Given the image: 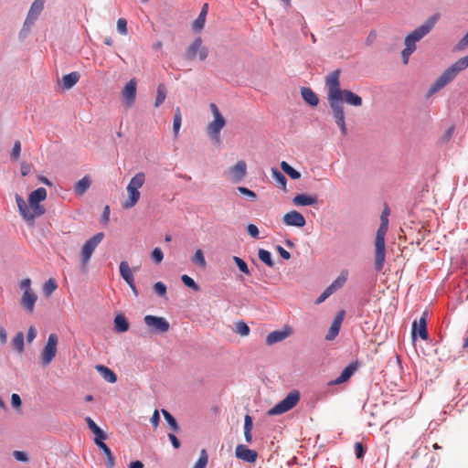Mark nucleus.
I'll return each instance as SVG.
<instances>
[{
    "label": "nucleus",
    "mask_w": 468,
    "mask_h": 468,
    "mask_svg": "<svg viewBox=\"0 0 468 468\" xmlns=\"http://www.w3.org/2000/svg\"><path fill=\"white\" fill-rule=\"evenodd\" d=\"M250 327L246 323L240 321L236 324V333L241 336H247L250 334Z\"/></svg>",
    "instance_id": "obj_43"
},
{
    "label": "nucleus",
    "mask_w": 468,
    "mask_h": 468,
    "mask_svg": "<svg viewBox=\"0 0 468 468\" xmlns=\"http://www.w3.org/2000/svg\"><path fill=\"white\" fill-rule=\"evenodd\" d=\"M227 177L234 184L241 182L247 175V164L244 160L238 161L226 171Z\"/></svg>",
    "instance_id": "obj_11"
},
{
    "label": "nucleus",
    "mask_w": 468,
    "mask_h": 468,
    "mask_svg": "<svg viewBox=\"0 0 468 468\" xmlns=\"http://www.w3.org/2000/svg\"><path fill=\"white\" fill-rule=\"evenodd\" d=\"M58 285L55 279L50 278L45 282L43 285V292L46 296L51 295L57 289Z\"/></svg>",
    "instance_id": "obj_39"
},
{
    "label": "nucleus",
    "mask_w": 468,
    "mask_h": 468,
    "mask_svg": "<svg viewBox=\"0 0 468 468\" xmlns=\"http://www.w3.org/2000/svg\"><path fill=\"white\" fill-rule=\"evenodd\" d=\"M181 281L186 286L191 288L195 292H198L200 290L198 284L196 283L195 281L186 274L181 276Z\"/></svg>",
    "instance_id": "obj_41"
},
{
    "label": "nucleus",
    "mask_w": 468,
    "mask_h": 468,
    "mask_svg": "<svg viewBox=\"0 0 468 468\" xmlns=\"http://www.w3.org/2000/svg\"><path fill=\"white\" fill-rule=\"evenodd\" d=\"M301 94L305 102H307L311 106L314 107L318 105L319 99L317 95L310 88H302Z\"/></svg>",
    "instance_id": "obj_27"
},
{
    "label": "nucleus",
    "mask_w": 468,
    "mask_h": 468,
    "mask_svg": "<svg viewBox=\"0 0 468 468\" xmlns=\"http://www.w3.org/2000/svg\"><path fill=\"white\" fill-rule=\"evenodd\" d=\"M210 109L214 116V121L208 123L207 131L209 135L218 142L220 131L225 126L226 122L216 104L211 103Z\"/></svg>",
    "instance_id": "obj_9"
},
{
    "label": "nucleus",
    "mask_w": 468,
    "mask_h": 468,
    "mask_svg": "<svg viewBox=\"0 0 468 468\" xmlns=\"http://www.w3.org/2000/svg\"><path fill=\"white\" fill-rule=\"evenodd\" d=\"M16 201L19 209V212L23 218L27 221H34V216L30 207H27L25 200L18 195L16 197Z\"/></svg>",
    "instance_id": "obj_24"
},
{
    "label": "nucleus",
    "mask_w": 468,
    "mask_h": 468,
    "mask_svg": "<svg viewBox=\"0 0 468 468\" xmlns=\"http://www.w3.org/2000/svg\"><path fill=\"white\" fill-rule=\"evenodd\" d=\"M79 79H80V74L76 71L63 76V78H62L63 88L66 90L71 89L79 81Z\"/></svg>",
    "instance_id": "obj_31"
},
{
    "label": "nucleus",
    "mask_w": 468,
    "mask_h": 468,
    "mask_svg": "<svg viewBox=\"0 0 468 468\" xmlns=\"http://www.w3.org/2000/svg\"><path fill=\"white\" fill-rule=\"evenodd\" d=\"M344 317H345V311H343V310L338 312V314L335 315V317L334 318V321L325 335V339L327 341H332L337 336V335L339 334L340 327H341L342 322L344 320Z\"/></svg>",
    "instance_id": "obj_20"
},
{
    "label": "nucleus",
    "mask_w": 468,
    "mask_h": 468,
    "mask_svg": "<svg viewBox=\"0 0 468 468\" xmlns=\"http://www.w3.org/2000/svg\"><path fill=\"white\" fill-rule=\"evenodd\" d=\"M21 399L17 394H12L11 396V404L14 408H18L21 406Z\"/></svg>",
    "instance_id": "obj_62"
},
{
    "label": "nucleus",
    "mask_w": 468,
    "mask_h": 468,
    "mask_svg": "<svg viewBox=\"0 0 468 468\" xmlns=\"http://www.w3.org/2000/svg\"><path fill=\"white\" fill-rule=\"evenodd\" d=\"M253 428L252 418L250 415H246L244 418V431H251Z\"/></svg>",
    "instance_id": "obj_58"
},
{
    "label": "nucleus",
    "mask_w": 468,
    "mask_h": 468,
    "mask_svg": "<svg viewBox=\"0 0 468 468\" xmlns=\"http://www.w3.org/2000/svg\"><path fill=\"white\" fill-rule=\"evenodd\" d=\"M201 45H202V39L200 37H197L193 43L188 47L187 50H186V58L187 59H194L197 56V54L198 53L199 49L201 48Z\"/></svg>",
    "instance_id": "obj_30"
},
{
    "label": "nucleus",
    "mask_w": 468,
    "mask_h": 468,
    "mask_svg": "<svg viewBox=\"0 0 468 468\" xmlns=\"http://www.w3.org/2000/svg\"><path fill=\"white\" fill-rule=\"evenodd\" d=\"M150 420L154 428H156L159 425L160 416H159V411L157 410H155L154 411L153 416L151 417Z\"/></svg>",
    "instance_id": "obj_61"
},
{
    "label": "nucleus",
    "mask_w": 468,
    "mask_h": 468,
    "mask_svg": "<svg viewBox=\"0 0 468 468\" xmlns=\"http://www.w3.org/2000/svg\"><path fill=\"white\" fill-rule=\"evenodd\" d=\"M247 231L248 233L254 239H259V229L254 224H249L247 226Z\"/></svg>",
    "instance_id": "obj_53"
},
{
    "label": "nucleus",
    "mask_w": 468,
    "mask_h": 468,
    "mask_svg": "<svg viewBox=\"0 0 468 468\" xmlns=\"http://www.w3.org/2000/svg\"><path fill=\"white\" fill-rule=\"evenodd\" d=\"M182 122V116H181V111L179 108L176 109L175 116H174V122H173V129L175 135L177 136L180 126Z\"/></svg>",
    "instance_id": "obj_40"
},
{
    "label": "nucleus",
    "mask_w": 468,
    "mask_h": 468,
    "mask_svg": "<svg viewBox=\"0 0 468 468\" xmlns=\"http://www.w3.org/2000/svg\"><path fill=\"white\" fill-rule=\"evenodd\" d=\"M144 182L145 175L143 172H139L132 177L126 187L128 197L122 204L123 208H132L138 203L141 197L139 189L144 186Z\"/></svg>",
    "instance_id": "obj_4"
},
{
    "label": "nucleus",
    "mask_w": 468,
    "mask_h": 468,
    "mask_svg": "<svg viewBox=\"0 0 468 468\" xmlns=\"http://www.w3.org/2000/svg\"><path fill=\"white\" fill-rule=\"evenodd\" d=\"M340 70L336 69L326 76L325 85L327 87V100L333 112L335 123L342 134H347L345 121L344 103L354 107H360L363 103L362 98L349 90L340 88Z\"/></svg>",
    "instance_id": "obj_1"
},
{
    "label": "nucleus",
    "mask_w": 468,
    "mask_h": 468,
    "mask_svg": "<svg viewBox=\"0 0 468 468\" xmlns=\"http://www.w3.org/2000/svg\"><path fill=\"white\" fill-rule=\"evenodd\" d=\"M235 455L239 460L254 463L258 458V452L255 450L249 449L244 444H239L235 450Z\"/></svg>",
    "instance_id": "obj_15"
},
{
    "label": "nucleus",
    "mask_w": 468,
    "mask_h": 468,
    "mask_svg": "<svg viewBox=\"0 0 468 468\" xmlns=\"http://www.w3.org/2000/svg\"><path fill=\"white\" fill-rule=\"evenodd\" d=\"M44 4H45V0H35L32 3L31 7L28 11L27 16L26 18V21L24 23V27L29 28L34 24L35 20L37 18V16L43 11Z\"/></svg>",
    "instance_id": "obj_16"
},
{
    "label": "nucleus",
    "mask_w": 468,
    "mask_h": 468,
    "mask_svg": "<svg viewBox=\"0 0 468 468\" xmlns=\"http://www.w3.org/2000/svg\"><path fill=\"white\" fill-rule=\"evenodd\" d=\"M21 152V143L20 141H16L12 149L11 157L15 160H17L20 156Z\"/></svg>",
    "instance_id": "obj_49"
},
{
    "label": "nucleus",
    "mask_w": 468,
    "mask_h": 468,
    "mask_svg": "<svg viewBox=\"0 0 468 468\" xmlns=\"http://www.w3.org/2000/svg\"><path fill=\"white\" fill-rule=\"evenodd\" d=\"M136 80L132 79L125 84L122 90V96L127 107H131L134 103L136 98Z\"/></svg>",
    "instance_id": "obj_14"
},
{
    "label": "nucleus",
    "mask_w": 468,
    "mask_h": 468,
    "mask_svg": "<svg viewBox=\"0 0 468 468\" xmlns=\"http://www.w3.org/2000/svg\"><path fill=\"white\" fill-rule=\"evenodd\" d=\"M468 47V32L463 36V37L458 43V48L463 49Z\"/></svg>",
    "instance_id": "obj_64"
},
{
    "label": "nucleus",
    "mask_w": 468,
    "mask_h": 468,
    "mask_svg": "<svg viewBox=\"0 0 468 468\" xmlns=\"http://www.w3.org/2000/svg\"><path fill=\"white\" fill-rule=\"evenodd\" d=\"M164 258L163 251L160 248H155L152 252V259L155 262H161Z\"/></svg>",
    "instance_id": "obj_52"
},
{
    "label": "nucleus",
    "mask_w": 468,
    "mask_h": 468,
    "mask_svg": "<svg viewBox=\"0 0 468 468\" xmlns=\"http://www.w3.org/2000/svg\"><path fill=\"white\" fill-rule=\"evenodd\" d=\"M37 300V294L31 289H27L24 291L20 300V304L28 314H32L34 312Z\"/></svg>",
    "instance_id": "obj_19"
},
{
    "label": "nucleus",
    "mask_w": 468,
    "mask_h": 468,
    "mask_svg": "<svg viewBox=\"0 0 468 468\" xmlns=\"http://www.w3.org/2000/svg\"><path fill=\"white\" fill-rule=\"evenodd\" d=\"M37 336V330L34 326H30L27 331V342L31 343Z\"/></svg>",
    "instance_id": "obj_60"
},
{
    "label": "nucleus",
    "mask_w": 468,
    "mask_h": 468,
    "mask_svg": "<svg viewBox=\"0 0 468 468\" xmlns=\"http://www.w3.org/2000/svg\"><path fill=\"white\" fill-rule=\"evenodd\" d=\"M85 421L88 424L89 429L95 434L94 440H105L106 435L101 431V429L93 421L90 417H86Z\"/></svg>",
    "instance_id": "obj_29"
},
{
    "label": "nucleus",
    "mask_w": 468,
    "mask_h": 468,
    "mask_svg": "<svg viewBox=\"0 0 468 468\" xmlns=\"http://www.w3.org/2000/svg\"><path fill=\"white\" fill-rule=\"evenodd\" d=\"M12 345L19 354L24 352V334L22 332H18L14 336Z\"/></svg>",
    "instance_id": "obj_37"
},
{
    "label": "nucleus",
    "mask_w": 468,
    "mask_h": 468,
    "mask_svg": "<svg viewBox=\"0 0 468 468\" xmlns=\"http://www.w3.org/2000/svg\"><path fill=\"white\" fill-rule=\"evenodd\" d=\"M435 23L436 18L431 17L406 37V47L401 52L404 64H408L410 56L416 50V42L425 37L432 29Z\"/></svg>",
    "instance_id": "obj_2"
},
{
    "label": "nucleus",
    "mask_w": 468,
    "mask_h": 468,
    "mask_svg": "<svg viewBox=\"0 0 468 468\" xmlns=\"http://www.w3.org/2000/svg\"><path fill=\"white\" fill-rule=\"evenodd\" d=\"M154 291L157 295L161 297L166 296V286L162 282H157L154 284Z\"/></svg>",
    "instance_id": "obj_45"
},
{
    "label": "nucleus",
    "mask_w": 468,
    "mask_h": 468,
    "mask_svg": "<svg viewBox=\"0 0 468 468\" xmlns=\"http://www.w3.org/2000/svg\"><path fill=\"white\" fill-rule=\"evenodd\" d=\"M292 202L295 206H312L317 203L316 197L300 194L293 197Z\"/></svg>",
    "instance_id": "obj_26"
},
{
    "label": "nucleus",
    "mask_w": 468,
    "mask_h": 468,
    "mask_svg": "<svg viewBox=\"0 0 468 468\" xmlns=\"http://www.w3.org/2000/svg\"><path fill=\"white\" fill-rule=\"evenodd\" d=\"M291 334H292V329L290 327H285L282 330H277V331L271 332L266 336V344L268 346H272L278 342L284 340L285 338L290 336Z\"/></svg>",
    "instance_id": "obj_21"
},
{
    "label": "nucleus",
    "mask_w": 468,
    "mask_h": 468,
    "mask_svg": "<svg viewBox=\"0 0 468 468\" xmlns=\"http://www.w3.org/2000/svg\"><path fill=\"white\" fill-rule=\"evenodd\" d=\"M47 198V190L44 187H38L28 196L29 207L32 210L34 218L45 213V208L39 203Z\"/></svg>",
    "instance_id": "obj_8"
},
{
    "label": "nucleus",
    "mask_w": 468,
    "mask_h": 468,
    "mask_svg": "<svg viewBox=\"0 0 468 468\" xmlns=\"http://www.w3.org/2000/svg\"><path fill=\"white\" fill-rule=\"evenodd\" d=\"M348 279V271H342L340 275L328 286L334 292L342 288Z\"/></svg>",
    "instance_id": "obj_28"
},
{
    "label": "nucleus",
    "mask_w": 468,
    "mask_h": 468,
    "mask_svg": "<svg viewBox=\"0 0 468 468\" xmlns=\"http://www.w3.org/2000/svg\"><path fill=\"white\" fill-rule=\"evenodd\" d=\"M468 67V56L458 59L454 64L446 69L442 74L435 80L429 90V94H434L448 83H450L457 76V74Z\"/></svg>",
    "instance_id": "obj_3"
},
{
    "label": "nucleus",
    "mask_w": 468,
    "mask_h": 468,
    "mask_svg": "<svg viewBox=\"0 0 468 468\" xmlns=\"http://www.w3.org/2000/svg\"><path fill=\"white\" fill-rule=\"evenodd\" d=\"M137 271V268L132 270L130 265H120V273L122 279L129 284L133 292L137 294L136 286L133 280V271Z\"/></svg>",
    "instance_id": "obj_23"
},
{
    "label": "nucleus",
    "mask_w": 468,
    "mask_h": 468,
    "mask_svg": "<svg viewBox=\"0 0 468 468\" xmlns=\"http://www.w3.org/2000/svg\"><path fill=\"white\" fill-rule=\"evenodd\" d=\"M259 259L264 263H272L271 253L263 249H260L258 251Z\"/></svg>",
    "instance_id": "obj_46"
},
{
    "label": "nucleus",
    "mask_w": 468,
    "mask_h": 468,
    "mask_svg": "<svg viewBox=\"0 0 468 468\" xmlns=\"http://www.w3.org/2000/svg\"><path fill=\"white\" fill-rule=\"evenodd\" d=\"M166 93H167V90H166L165 85L164 83H160L157 86V94H156V98H155V101H154L155 108L160 107L161 104L165 101V100L166 98Z\"/></svg>",
    "instance_id": "obj_34"
},
{
    "label": "nucleus",
    "mask_w": 468,
    "mask_h": 468,
    "mask_svg": "<svg viewBox=\"0 0 468 468\" xmlns=\"http://www.w3.org/2000/svg\"><path fill=\"white\" fill-rule=\"evenodd\" d=\"M13 455H14V457H15L17 461H20V462H27V461H28L27 454L25 452H21V451H15V452H13Z\"/></svg>",
    "instance_id": "obj_56"
},
{
    "label": "nucleus",
    "mask_w": 468,
    "mask_h": 468,
    "mask_svg": "<svg viewBox=\"0 0 468 468\" xmlns=\"http://www.w3.org/2000/svg\"><path fill=\"white\" fill-rule=\"evenodd\" d=\"M357 367L355 364H349L340 374L338 378L328 382V386L339 385L347 381L356 372Z\"/></svg>",
    "instance_id": "obj_22"
},
{
    "label": "nucleus",
    "mask_w": 468,
    "mask_h": 468,
    "mask_svg": "<svg viewBox=\"0 0 468 468\" xmlns=\"http://www.w3.org/2000/svg\"><path fill=\"white\" fill-rule=\"evenodd\" d=\"M334 293V292L329 288L327 287L324 292L323 293L315 300V304H320L322 303L324 301H325V299H327L330 295H332Z\"/></svg>",
    "instance_id": "obj_51"
},
{
    "label": "nucleus",
    "mask_w": 468,
    "mask_h": 468,
    "mask_svg": "<svg viewBox=\"0 0 468 468\" xmlns=\"http://www.w3.org/2000/svg\"><path fill=\"white\" fill-rule=\"evenodd\" d=\"M103 237V233H97L85 242L81 250V261L83 262H86L90 260L92 252L94 251L96 247L101 243Z\"/></svg>",
    "instance_id": "obj_13"
},
{
    "label": "nucleus",
    "mask_w": 468,
    "mask_h": 468,
    "mask_svg": "<svg viewBox=\"0 0 468 468\" xmlns=\"http://www.w3.org/2000/svg\"><path fill=\"white\" fill-rule=\"evenodd\" d=\"M58 338L56 334H50L41 351V362L44 366L49 365L56 356Z\"/></svg>",
    "instance_id": "obj_10"
},
{
    "label": "nucleus",
    "mask_w": 468,
    "mask_h": 468,
    "mask_svg": "<svg viewBox=\"0 0 468 468\" xmlns=\"http://www.w3.org/2000/svg\"><path fill=\"white\" fill-rule=\"evenodd\" d=\"M117 30L122 35H126L127 30V21L124 18H119L117 21Z\"/></svg>",
    "instance_id": "obj_48"
},
{
    "label": "nucleus",
    "mask_w": 468,
    "mask_h": 468,
    "mask_svg": "<svg viewBox=\"0 0 468 468\" xmlns=\"http://www.w3.org/2000/svg\"><path fill=\"white\" fill-rule=\"evenodd\" d=\"M207 16L200 14L198 15L197 18L193 22V29L196 31H200L203 29L206 22Z\"/></svg>",
    "instance_id": "obj_44"
},
{
    "label": "nucleus",
    "mask_w": 468,
    "mask_h": 468,
    "mask_svg": "<svg viewBox=\"0 0 468 468\" xmlns=\"http://www.w3.org/2000/svg\"><path fill=\"white\" fill-rule=\"evenodd\" d=\"M90 184L91 181L90 177L86 176L75 184L74 190L77 194L82 195L88 190V188L90 186Z\"/></svg>",
    "instance_id": "obj_33"
},
{
    "label": "nucleus",
    "mask_w": 468,
    "mask_h": 468,
    "mask_svg": "<svg viewBox=\"0 0 468 468\" xmlns=\"http://www.w3.org/2000/svg\"><path fill=\"white\" fill-rule=\"evenodd\" d=\"M95 368L105 381L109 383H115L117 381L116 374L111 368L103 365H97Z\"/></svg>",
    "instance_id": "obj_25"
},
{
    "label": "nucleus",
    "mask_w": 468,
    "mask_h": 468,
    "mask_svg": "<svg viewBox=\"0 0 468 468\" xmlns=\"http://www.w3.org/2000/svg\"><path fill=\"white\" fill-rule=\"evenodd\" d=\"M334 293V292L329 288L327 287L324 292L323 293L315 300V304H320L322 303L324 301H325V299H327L330 295H332Z\"/></svg>",
    "instance_id": "obj_50"
},
{
    "label": "nucleus",
    "mask_w": 468,
    "mask_h": 468,
    "mask_svg": "<svg viewBox=\"0 0 468 468\" xmlns=\"http://www.w3.org/2000/svg\"><path fill=\"white\" fill-rule=\"evenodd\" d=\"M237 190L240 194L250 197L251 200H255L256 197H257V195H256L255 192H253L252 190H250V189H249V188H247L245 186H238Z\"/></svg>",
    "instance_id": "obj_47"
},
{
    "label": "nucleus",
    "mask_w": 468,
    "mask_h": 468,
    "mask_svg": "<svg viewBox=\"0 0 468 468\" xmlns=\"http://www.w3.org/2000/svg\"><path fill=\"white\" fill-rule=\"evenodd\" d=\"M192 261L194 263H205V257L201 250H197L194 254Z\"/></svg>",
    "instance_id": "obj_54"
},
{
    "label": "nucleus",
    "mask_w": 468,
    "mask_h": 468,
    "mask_svg": "<svg viewBox=\"0 0 468 468\" xmlns=\"http://www.w3.org/2000/svg\"><path fill=\"white\" fill-rule=\"evenodd\" d=\"M162 414L165 420L167 421L168 425L170 426V429L174 432H177L179 431V426L176 419L166 410H162Z\"/></svg>",
    "instance_id": "obj_38"
},
{
    "label": "nucleus",
    "mask_w": 468,
    "mask_h": 468,
    "mask_svg": "<svg viewBox=\"0 0 468 468\" xmlns=\"http://www.w3.org/2000/svg\"><path fill=\"white\" fill-rule=\"evenodd\" d=\"M427 313H423L420 316L419 322L416 320L412 324L411 335L412 337L415 338L417 335L422 339H428V331H427V321H426Z\"/></svg>",
    "instance_id": "obj_17"
},
{
    "label": "nucleus",
    "mask_w": 468,
    "mask_h": 468,
    "mask_svg": "<svg viewBox=\"0 0 468 468\" xmlns=\"http://www.w3.org/2000/svg\"><path fill=\"white\" fill-rule=\"evenodd\" d=\"M276 250L283 260L288 261L290 259V257H291L290 252L287 251L284 248L278 245L276 247Z\"/></svg>",
    "instance_id": "obj_59"
},
{
    "label": "nucleus",
    "mask_w": 468,
    "mask_h": 468,
    "mask_svg": "<svg viewBox=\"0 0 468 468\" xmlns=\"http://www.w3.org/2000/svg\"><path fill=\"white\" fill-rule=\"evenodd\" d=\"M355 452L356 458L360 459L365 454V448L361 442H356L355 443Z\"/></svg>",
    "instance_id": "obj_55"
},
{
    "label": "nucleus",
    "mask_w": 468,
    "mask_h": 468,
    "mask_svg": "<svg viewBox=\"0 0 468 468\" xmlns=\"http://www.w3.org/2000/svg\"><path fill=\"white\" fill-rule=\"evenodd\" d=\"M282 221L286 226L298 228H303L306 224L304 217L296 210L286 213L282 218Z\"/></svg>",
    "instance_id": "obj_18"
},
{
    "label": "nucleus",
    "mask_w": 468,
    "mask_h": 468,
    "mask_svg": "<svg viewBox=\"0 0 468 468\" xmlns=\"http://www.w3.org/2000/svg\"><path fill=\"white\" fill-rule=\"evenodd\" d=\"M20 170H21V175L23 176H27L30 173L31 166L27 163L24 162V163L21 164Z\"/></svg>",
    "instance_id": "obj_63"
},
{
    "label": "nucleus",
    "mask_w": 468,
    "mask_h": 468,
    "mask_svg": "<svg viewBox=\"0 0 468 468\" xmlns=\"http://www.w3.org/2000/svg\"><path fill=\"white\" fill-rule=\"evenodd\" d=\"M388 224L380 222L379 228L375 238V263H383L385 261V236L388 231Z\"/></svg>",
    "instance_id": "obj_7"
},
{
    "label": "nucleus",
    "mask_w": 468,
    "mask_h": 468,
    "mask_svg": "<svg viewBox=\"0 0 468 468\" xmlns=\"http://www.w3.org/2000/svg\"><path fill=\"white\" fill-rule=\"evenodd\" d=\"M94 441L98 445V447L103 452L105 456L112 452L110 448L103 442V440H94Z\"/></svg>",
    "instance_id": "obj_57"
},
{
    "label": "nucleus",
    "mask_w": 468,
    "mask_h": 468,
    "mask_svg": "<svg viewBox=\"0 0 468 468\" xmlns=\"http://www.w3.org/2000/svg\"><path fill=\"white\" fill-rule=\"evenodd\" d=\"M207 462H208L207 453L206 450L203 449L200 452V456H199L198 460L196 462L193 468H206Z\"/></svg>",
    "instance_id": "obj_42"
},
{
    "label": "nucleus",
    "mask_w": 468,
    "mask_h": 468,
    "mask_svg": "<svg viewBox=\"0 0 468 468\" xmlns=\"http://www.w3.org/2000/svg\"><path fill=\"white\" fill-rule=\"evenodd\" d=\"M144 323L154 333H166L170 328L169 323L164 317L148 314L144 316Z\"/></svg>",
    "instance_id": "obj_12"
},
{
    "label": "nucleus",
    "mask_w": 468,
    "mask_h": 468,
    "mask_svg": "<svg viewBox=\"0 0 468 468\" xmlns=\"http://www.w3.org/2000/svg\"><path fill=\"white\" fill-rule=\"evenodd\" d=\"M300 400V392L293 390L290 392L282 400L269 410L270 416L280 415L294 408Z\"/></svg>",
    "instance_id": "obj_6"
},
{
    "label": "nucleus",
    "mask_w": 468,
    "mask_h": 468,
    "mask_svg": "<svg viewBox=\"0 0 468 468\" xmlns=\"http://www.w3.org/2000/svg\"><path fill=\"white\" fill-rule=\"evenodd\" d=\"M114 329L119 333H124L129 329V323L122 314H118L114 318Z\"/></svg>",
    "instance_id": "obj_32"
},
{
    "label": "nucleus",
    "mask_w": 468,
    "mask_h": 468,
    "mask_svg": "<svg viewBox=\"0 0 468 468\" xmlns=\"http://www.w3.org/2000/svg\"><path fill=\"white\" fill-rule=\"evenodd\" d=\"M300 400V392L293 390L290 392L282 400L269 410L270 416L280 415L294 408Z\"/></svg>",
    "instance_id": "obj_5"
},
{
    "label": "nucleus",
    "mask_w": 468,
    "mask_h": 468,
    "mask_svg": "<svg viewBox=\"0 0 468 468\" xmlns=\"http://www.w3.org/2000/svg\"><path fill=\"white\" fill-rule=\"evenodd\" d=\"M271 176L277 182L278 186L282 189L286 190L287 179L284 175L280 172L277 168H271Z\"/></svg>",
    "instance_id": "obj_35"
},
{
    "label": "nucleus",
    "mask_w": 468,
    "mask_h": 468,
    "mask_svg": "<svg viewBox=\"0 0 468 468\" xmlns=\"http://www.w3.org/2000/svg\"><path fill=\"white\" fill-rule=\"evenodd\" d=\"M281 168L292 179H299L301 177L300 172L292 168L287 162L282 161L281 163Z\"/></svg>",
    "instance_id": "obj_36"
}]
</instances>
